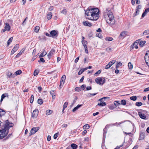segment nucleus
Returning a JSON list of instances; mask_svg holds the SVG:
<instances>
[{"instance_id":"obj_1","label":"nucleus","mask_w":149,"mask_h":149,"mask_svg":"<svg viewBox=\"0 0 149 149\" xmlns=\"http://www.w3.org/2000/svg\"><path fill=\"white\" fill-rule=\"evenodd\" d=\"M99 10L97 8H88L86 11L85 14L88 17L86 18L91 20L96 21L100 17Z\"/></svg>"},{"instance_id":"obj_2","label":"nucleus","mask_w":149,"mask_h":149,"mask_svg":"<svg viewBox=\"0 0 149 149\" xmlns=\"http://www.w3.org/2000/svg\"><path fill=\"white\" fill-rule=\"evenodd\" d=\"M4 125L0 128V139L6 136L8 133L9 129L13 126V124L9 122L8 120L4 121Z\"/></svg>"},{"instance_id":"obj_3","label":"nucleus","mask_w":149,"mask_h":149,"mask_svg":"<svg viewBox=\"0 0 149 149\" xmlns=\"http://www.w3.org/2000/svg\"><path fill=\"white\" fill-rule=\"evenodd\" d=\"M104 16L107 22L113 28L115 24V21L114 19L113 13L110 11L109 8H107L103 13Z\"/></svg>"},{"instance_id":"obj_4","label":"nucleus","mask_w":149,"mask_h":149,"mask_svg":"<svg viewBox=\"0 0 149 149\" xmlns=\"http://www.w3.org/2000/svg\"><path fill=\"white\" fill-rule=\"evenodd\" d=\"M105 79L104 77H97L95 79V81L98 84L103 85L105 82Z\"/></svg>"},{"instance_id":"obj_5","label":"nucleus","mask_w":149,"mask_h":149,"mask_svg":"<svg viewBox=\"0 0 149 149\" xmlns=\"http://www.w3.org/2000/svg\"><path fill=\"white\" fill-rule=\"evenodd\" d=\"M147 113L146 111L143 110H139L138 113L139 116L141 118L143 119H145L146 118V114Z\"/></svg>"},{"instance_id":"obj_6","label":"nucleus","mask_w":149,"mask_h":149,"mask_svg":"<svg viewBox=\"0 0 149 149\" xmlns=\"http://www.w3.org/2000/svg\"><path fill=\"white\" fill-rule=\"evenodd\" d=\"M65 79V75H63L61 78L60 84L58 88L59 89H60L61 88L62 86L64 85Z\"/></svg>"},{"instance_id":"obj_7","label":"nucleus","mask_w":149,"mask_h":149,"mask_svg":"<svg viewBox=\"0 0 149 149\" xmlns=\"http://www.w3.org/2000/svg\"><path fill=\"white\" fill-rule=\"evenodd\" d=\"M128 34V33L126 31H123L121 32L118 37L119 39H123Z\"/></svg>"},{"instance_id":"obj_8","label":"nucleus","mask_w":149,"mask_h":149,"mask_svg":"<svg viewBox=\"0 0 149 149\" xmlns=\"http://www.w3.org/2000/svg\"><path fill=\"white\" fill-rule=\"evenodd\" d=\"M107 98V97H104L100 99L99 100L100 101V103H98L97 105L101 107L105 106L106 105V104L104 101L105 99Z\"/></svg>"},{"instance_id":"obj_9","label":"nucleus","mask_w":149,"mask_h":149,"mask_svg":"<svg viewBox=\"0 0 149 149\" xmlns=\"http://www.w3.org/2000/svg\"><path fill=\"white\" fill-rule=\"evenodd\" d=\"M146 53L145 56V60L147 65L149 67V51Z\"/></svg>"},{"instance_id":"obj_10","label":"nucleus","mask_w":149,"mask_h":149,"mask_svg":"<svg viewBox=\"0 0 149 149\" xmlns=\"http://www.w3.org/2000/svg\"><path fill=\"white\" fill-rule=\"evenodd\" d=\"M50 34L51 35V37L55 38L58 36V32L56 30H54L50 31Z\"/></svg>"},{"instance_id":"obj_11","label":"nucleus","mask_w":149,"mask_h":149,"mask_svg":"<svg viewBox=\"0 0 149 149\" xmlns=\"http://www.w3.org/2000/svg\"><path fill=\"white\" fill-rule=\"evenodd\" d=\"M5 26L4 27V29H2V31L4 32L6 31H9L10 30V27L9 24L8 23H5Z\"/></svg>"},{"instance_id":"obj_12","label":"nucleus","mask_w":149,"mask_h":149,"mask_svg":"<svg viewBox=\"0 0 149 149\" xmlns=\"http://www.w3.org/2000/svg\"><path fill=\"white\" fill-rule=\"evenodd\" d=\"M116 62L115 60H113L110 61L106 65L105 68V69H108L109 68Z\"/></svg>"},{"instance_id":"obj_13","label":"nucleus","mask_w":149,"mask_h":149,"mask_svg":"<svg viewBox=\"0 0 149 149\" xmlns=\"http://www.w3.org/2000/svg\"><path fill=\"white\" fill-rule=\"evenodd\" d=\"M39 129V127H33L32 128L31 130L30 134L31 135L32 134H35L37 132Z\"/></svg>"},{"instance_id":"obj_14","label":"nucleus","mask_w":149,"mask_h":149,"mask_svg":"<svg viewBox=\"0 0 149 149\" xmlns=\"http://www.w3.org/2000/svg\"><path fill=\"white\" fill-rule=\"evenodd\" d=\"M6 75L9 78H14L15 77V75L14 74L11 73L9 71L7 72Z\"/></svg>"},{"instance_id":"obj_15","label":"nucleus","mask_w":149,"mask_h":149,"mask_svg":"<svg viewBox=\"0 0 149 149\" xmlns=\"http://www.w3.org/2000/svg\"><path fill=\"white\" fill-rule=\"evenodd\" d=\"M38 111L37 109L34 110L32 113V117L33 118H36L38 116Z\"/></svg>"},{"instance_id":"obj_16","label":"nucleus","mask_w":149,"mask_h":149,"mask_svg":"<svg viewBox=\"0 0 149 149\" xmlns=\"http://www.w3.org/2000/svg\"><path fill=\"white\" fill-rule=\"evenodd\" d=\"M138 43L139 42L138 41V40L136 41L131 46V47H132V49H133L134 48H135L136 49H138Z\"/></svg>"},{"instance_id":"obj_17","label":"nucleus","mask_w":149,"mask_h":149,"mask_svg":"<svg viewBox=\"0 0 149 149\" xmlns=\"http://www.w3.org/2000/svg\"><path fill=\"white\" fill-rule=\"evenodd\" d=\"M141 6L140 5H138L136 8V11L135 13L134 14V16H136L138 14H139V9H141Z\"/></svg>"},{"instance_id":"obj_18","label":"nucleus","mask_w":149,"mask_h":149,"mask_svg":"<svg viewBox=\"0 0 149 149\" xmlns=\"http://www.w3.org/2000/svg\"><path fill=\"white\" fill-rule=\"evenodd\" d=\"M55 50L54 49H51V50L50 51V52L48 54V57L49 59H50V58L51 57V56L53 54L55 53Z\"/></svg>"},{"instance_id":"obj_19","label":"nucleus","mask_w":149,"mask_h":149,"mask_svg":"<svg viewBox=\"0 0 149 149\" xmlns=\"http://www.w3.org/2000/svg\"><path fill=\"white\" fill-rule=\"evenodd\" d=\"M83 24L84 25L87 26H92L91 23L88 21L83 22Z\"/></svg>"},{"instance_id":"obj_20","label":"nucleus","mask_w":149,"mask_h":149,"mask_svg":"<svg viewBox=\"0 0 149 149\" xmlns=\"http://www.w3.org/2000/svg\"><path fill=\"white\" fill-rule=\"evenodd\" d=\"M7 95L8 94L7 93H4L1 96V98L0 100L1 102H2L3 99L6 96H7L8 97V96Z\"/></svg>"},{"instance_id":"obj_21","label":"nucleus","mask_w":149,"mask_h":149,"mask_svg":"<svg viewBox=\"0 0 149 149\" xmlns=\"http://www.w3.org/2000/svg\"><path fill=\"white\" fill-rule=\"evenodd\" d=\"M5 111L1 109H0V117L4 115L5 114Z\"/></svg>"},{"instance_id":"obj_22","label":"nucleus","mask_w":149,"mask_h":149,"mask_svg":"<svg viewBox=\"0 0 149 149\" xmlns=\"http://www.w3.org/2000/svg\"><path fill=\"white\" fill-rule=\"evenodd\" d=\"M19 47V45L17 44L15 45L12 50L15 52L18 49Z\"/></svg>"},{"instance_id":"obj_23","label":"nucleus","mask_w":149,"mask_h":149,"mask_svg":"<svg viewBox=\"0 0 149 149\" xmlns=\"http://www.w3.org/2000/svg\"><path fill=\"white\" fill-rule=\"evenodd\" d=\"M144 134L143 132H141L139 136V139L141 140L144 139Z\"/></svg>"},{"instance_id":"obj_24","label":"nucleus","mask_w":149,"mask_h":149,"mask_svg":"<svg viewBox=\"0 0 149 149\" xmlns=\"http://www.w3.org/2000/svg\"><path fill=\"white\" fill-rule=\"evenodd\" d=\"M24 49H22V51L19 52L16 56L15 57L16 58H17L19 57L22 54V53H23L24 52Z\"/></svg>"},{"instance_id":"obj_25","label":"nucleus","mask_w":149,"mask_h":149,"mask_svg":"<svg viewBox=\"0 0 149 149\" xmlns=\"http://www.w3.org/2000/svg\"><path fill=\"white\" fill-rule=\"evenodd\" d=\"M52 16V13L51 12H49L47 15V18L48 19H51Z\"/></svg>"},{"instance_id":"obj_26","label":"nucleus","mask_w":149,"mask_h":149,"mask_svg":"<svg viewBox=\"0 0 149 149\" xmlns=\"http://www.w3.org/2000/svg\"><path fill=\"white\" fill-rule=\"evenodd\" d=\"M53 111L51 110H47L46 111V114L47 116L49 115L52 113Z\"/></svg>"},{"instance_id":"obj_27","label":"nucleus","mask_w":149,"mask_h":149,"mask_svg":"<svg viewBox=\"0 0 149 149\" xmlns=\"http://www.w3.org/2000/svg\"><path fill=\"white\" fill-rule=\"evenodd\" d=\"M81 42L84 47H87V42L86 41H82Z\"/></svg>"},{"instance_id":"obj_28","label":"nucleus","mask_w":149,"mask_h":149,"mask_svg":"<svg viewBox=\"0 0 149 149\" xmlns=\"http://www.w3.org/2000/svg\"><path fill=\"white\" fill-rule=\"evenodd\" d=\"M90 126L88 124H86L84 125L83 127V129L84 130H87L88 129Z\"/></svg>"},{"instance_id":"obj_29","label":"nucleus","mask_w":149,"mask_h":149,"mask_svg":"<svg viewBox=\"0 0 149 149\" xmlns=\"http://www.w3.org/2000/svg\"><path fill=\"white\" fill-rule=\"evenodd\" d=\"M47 54V53L45 51H43V52L41 53V54L39 56V58L43 57L44 56H45Z\"/></svg>"},{"instance_id":"obj_30","label":"nucleus","mask_w":149,"mask_h":149,"mask_svg":"<svg viewBox=\"0 0 149 149\" xmlns=\"http://www.w3.org/2000/svg\"><path fill=\"white\" fill-rule=\"evenodd\" d=\"M71 146L73 149H76L77 147V146L75 144L72 143L71 144Z\"/></svg>"},{"instance_id":"obj_31","label":"nucleus","mask_w":149,"mask_h":149,"mask_svg":"<svg viewBox=\"0 0 149 149\" xmlns=\"http://www.w3.org/2000/svg\"><path fill=\"white\" fill-rule=\"evenodd\" d=\"M13 38L11 37L10 38L8 41L7 43V46H8L9 44H10V42L12 41L13 40Z\"/></svg>"},{"instance_id":"obj_32","label":"nucleus","mask_w":149,"mask_h":149,"mask_svg":"<svg viewBox=\"0 0 149 149\" xmlns=\"http://www.w3.org/2000/svg\"><path fill=\"white\" fill-rule=\"evenodd\" d=\"M22 73V71L21 70H19L16 71L15 72V75H17L21 74Z\"/></svg>"},{"instance_id":"obj_33","label":"nucleus","mask_w":149,"mask_h":149,"mask_svg":"<svg viewBox=\"0 0 149 149\" xmlns=\"http://www.w3.org/2000/svg\"><path fill=\"white\" fill-rule=\"evenodd\" d=\"M146 42V41H141L139 43L140 46L141 47H143V46L144 45Z\"/></svg>"},{"instance_id":"obj_34","label":"nucleus","mask_w":149,"mask_h":149,"mask_svg":"<svg viewBox=\"0 0 149 149\" xmlns=\"http://www.w3.org/2000/svg\"><path fill=\"white\" fill-rule=\"evenodd\" d=\"M135 105L137 107H140L142 105V103L141 102H137L136 103Z\"/></svg>"},{"instance_id":"obj_35","label":"nucleus","mask_w":149,"mask_h":149,"mask_svg":"<svg viewBox=\"0 0 149 149\" xmlns=\"http://www.w3.org/2000/svg\"><path fill=\"white\" fill-rule=\"evenodd\" d=\"M149 34V30H147L144 31L143 33L144 35H146L147 34Z\"/></svg>"},{"instance_id":"obj_36","label":"nucleus","mask_w":149,"mask_h":149,"mask_svg":"<svg viewBox=\"0 0 149 149\" xmlns=\"http://www.w3.org/2000/svg\"><path fill=\"white\" fill-rule=\"evenodd\" d=\"M105 40L107 41H110L112 40L113 38L111 37H107L106 38Z\"/></svg>"},{"instance_id":"obj_37","label":"nucleus","mask_w":149,"mask_h":149,"mask_svg":"<svg viewBox=\"0 0 149 149\" xmlns=\"http://www.w3.org/2000/svg\"><path fill=\"white\" fill-rule=\"evenodd\" d=\"M114 104L116 106H117L120 104L119 102L118 101H115L114 102Z\"/></svg>"},{"instance_id":"obj_38","label":"nucleus","mask_w":149,"mask_h":149,"mask_svg":"<svg viewBox=\"0 0 149 149\" xmlns=\"http://www.w3.org/2000/svg\"><path fill=\"white\" fill-rule=\"evenodd\" d=\"M122 65V63L120 62H119L116 65V68H118L119 67L121 66Z\"/></svg>"},{"instance_id":"obj_39","label":"nucleus","mask_w":149,"mask_h":149,"mask_svg":"<svg viewBox=\"0 0 149 149\" xmlns=\"http://www.w3.org/2000/svg\"><path fill=\"white\" fill-rule=\"evenodd\" d=\"M38 103L40 104H42L43 103L42 100L41 99H38Z\"/></svg>"},{"instance_id":"obj_40","label":"nucleus","mask_w":149,"mask_h":149,"mask_svg":"<svg viewBox=\"0 0 149 149\" xmlns=\"http://www.w3.org/2000/svg\"><path fill=\"white\" fill-rule=\"evenodd\" d=\"M40 29V27L38 26H36L35 28V31L36 32H37Z\"/></svg>"},{"instance_id":"obj_41","label":"nucleus","mask_w":149,"mask_h":149,"mask_svg":"<svg viewBox=\"0 0 149 149\" xmlns=\"http://www.w3.org/2000/svg\"><path fill=\"white\" fill-rule=\"evenodd\" d=\"M34 100V96L33 95H32L31 97V99L30 100V102L31 103H33Z\"/></svg>"},{"instance_id":"obj_42","label":"nucleus","mask_w":149,"mask_h":149,"mask_svg":"<svg viewBox=\"0 0 149 149\" xmlns=\"http://www.w3.org/2000/svg\"><path fill=\"white\" fill-rule=\"evenodd\" d=\"M121 102L122 105H125L126 104V101L124 100H122L121 101Z\"/></svg>"},{"instance_id":"obj_43","label":"nucleus","mask_w":149,"mask_h":149,"mask_svg":"<svg viewBox=\"0 0 149 149\" xmlns=\"http://www.w3.org/2000/svg\"><path fill=\"white\" fill-rule=\"evenodd\" d=\"M112 48L109 47L107 48L106 49V51L108 52H109L111 51Z\"/></svg>"},{"instance_id":"obj_44","label":"nucleus","mask_w":149,"mask_h":149,"mask_svg":"<svg viewBox=\"0 0 149 149\" xmlns=\"http://www.w3.org/2000/svg\"><path fill=\"white\" fill-rule=\"evenodd\" d=\"M137 97L136 96L131 97V100L135 101L136 100Z\"/></svg>"},{"instance_id":"obj_45","label":"nucleus","mask_w":149,"mask_h":149,"mask_svg":"<svg viewBox=\"0 0 149 149\" xmlns=\"http://www.w3.org/2000/svg\"><path fill=\"white\" fill-rule=\"evenodd\" d=\"M68 103L67 102H65L64 103L63 106V109H65L67 106Z\"/></svg>"},{"instance_id":"obj_46","label":"nucleus","mask_w":149,"mask_h":149,"mask_svg":"<svg viewBox=\"0 0 149 149\" xmlns=\"http://www.w3.org/2000/svg\"><path fill=\"white\" fill-rule=\"evenodd\" d=\"M38 71L37 70H35L34 72V73H33V75L34 76H36L38 74Z\"/></svg>"},{"instance_id":"obj_47","label":"nucleus","mask_w":149,"mask_h":149,"mask_svg":"<svg viewBox=\"0 0 149 149\" xmlns=\"http://www.w3.org/2000/svg\"><path fill=\"white\" fill-rule=\"evenodd\" d=\"M84 72V70L83 69H81L78 72V75H80L82 74V73Z\"/></svg>"},{"instance_id":"obj_48","label":"nucleus","mask_w":149,"mask_h":149,"mask_svg":"<svg viewBox=\"0 0 149 149\" xmlns=\"http://www.w3.org/2000/svg\"><path fill=\"white\" fill-rule=\"evenodd\" d=\"M45 61L44 60V58H41L38 61L39 62H42L44 63L45 62Z\"/></svg>"},{"instance_id":"obj_49","label":"nucleus","mask_w":149,"mask_h":149,"mask_svg":"<svg viewBox=\"0 0 149 149\" xmlns=\"http://www.w3.org/2000/svg\"><path fill=\"white\" fill-rule=\"evenodd\" d=\"M101 72V70H98L95 73L94 75L95 76H96L97 74H100Z\"/></svg>"},{"instance_id":"obj_50","label":"nucleus","mask_w":149,"mask_h":149,"mask_svg":"<svg viewBox=\"0 0 149 149\" xmlns=\"http://www.w3.org/2000/svg\"><path fill=\"white\" fill-rule=\"evenodd\" d=\"M61 13H62L64 14H66L67 11L65 9H64L63 10H62L61 12Z\"/></svg>"},{"instance_id":"obj_51","label":"nucleus","mask_w":149,"mask_h":149,"mask_svg":"<svg viewBox=\"0 0 149 149\" xmlns=\"http://www.w3.org/2000/svg\"><path fill=\"white\" fill-rule=\"evenodd\" d=\"M75 90L76 91H79L81 90V89L79 87H76L75 88Z\"/></svg>"},{"instance_id":"obj_52","label":"nucleus","mask_w":149,"mask_h":149,"mask_svg":"<svg viewBox=\"0 0 149 149\" xmlns=\"http://www.w3.org/2000/svg\"><path fill=\"white\" fill-rule=\"evenodd\" d=\"M97 94L96 93H89L88 94V96L89 97H91V96L90 95H92L93 96H94Z\"/></svg>"},{"instance_id":"obj_53","label":"nucleus","mask_w":149,"mask_h":149,"mask_svg":"<svg viewBox=\"0 0 149 149\" xmlns=\"http://www.w3.org/2000/svg\"><path fill=\"white\" fill-rule=\"evenodd\" d=\"M51 95L52 96V97H53V95H54V91H52L50 92Z\"/></svg>"},{"instance_id":"obj_54","label":"nucleus","mask_w":149,"mask_h":149,"mask_svg":"<svg viewBox=\"0 0 149 149\" xmlns=\"http://www.w3.org/2000/svg\"><path fill=\"white\" fill-rule=\"evenodd\" d=\"M84 76H83L81 78V79L79 80V82L81 83L83 81V80L84 79Z\"/></svg>"},{"instance_id":"obj_55","label":"nucleus","mask_w":149,"mask_h":149,"mask_svg":"<svg viewBox=\"0 0 149 149\" xmlns=\"http://www.w3.org/2000/svg\"><path fill=\"white\" fill-rule=\"evenodd\" d=\"M147 13L144 11V12L142 14V17H144L146 15Z\"/></svg>"},{"instance_id":"obj_56","label":"nucleus","mask_w":149,"mask_h":149,"mask_svg":"<svg viewBox=\"0 0 149 149\" xmlns=\"http://www.w3.org/2000/svg\"><path fill=\"white\" fill-rule=\"evenodd\" d=\"M51 139V137L50 136L48 135L47 136V140L49 141H50Z\"/></svg>"},{"instance_id":"obj_57","label":"nucleus","mask_w":149,"mask_h":149,"mask_svg":"<svg viewBox=\"0 0 149 149\" xmlns=\"http://www.w3.org/2000/svg\"><path fill=\"white\" fill-rule=\"evenodd\" d=\"M58 136V134L57 133H56L55 134L54 136V139H56Z\"/></svg>"},{"instance_id":"obj_58","label":"nucleus","mask_w":149,"mask_h":149,"mask_svg":"<svg viewBox=\"0 0 149 149\" xmlns=\"http://www.w3.org/2000/svg\"><path fill=\"white\" fill-rule=\"evenodd\" d=\"M84 48H85V52L86 54H88V50L87 47H84Z\"/></svg>"},{"instance_id":"obj_59","label":"nucleus","mask_w":149,"mask_h":149,"mask_svg":"<svg viewBox=\"0 0 149 149\" xmlns=\"http://www.w3.org/2000/svg\"><path fill=\"white\" fill-rule=\"evenodd\" d=\"M38 90L39 91V92H40L42 90V87H40V86L38 87Z\"/></svg>"},{"instance_id":"obj_60","label":"nucleus","mask_w":149,"mask_h":149,"mask_svg":"<svg viewBox=\"0 0 149 149\" xmlns=\"http://www.w3.org/2000/svg\"><path fill=\"white\" fill-rule=\"evenodd\" d=\"M67 126L68 125L67 124H64L62 125V127L63 128L66 127H67Z\"/></svg>"},{"instance_id":"obj_61","label":"nucleus","mask_w":149,"mask_h":149,"mask_svg":"<svg viewBox=\"0 0 149 149\" xmlns=\"http://www.w3.org/2000/svg\"><path fill=\"white\" fill-rule=\"evenodd\" d=\"M91 89H92L91 87V86H88L86 88V89L87 90H88V91L91 90Z\"/></svg>"},{"instance_id":"obj_62","label":"nucleus","mask_w":149,"mask_h":149,"mask_svg":"<svg viewBox=\"0 0 149 149\" xmlns=\"http://www.w3.org/2000/svg\"><path fill=\"white\" fill-rule=\"evenodd\" d=\"M53 9V7L52 6H51L49 8V10L50 11L52 10Z\"/></svg>"},{"instance_id":"obj_63","label":"nucleus","mask_w":149,"mask_h":149,"mask_svg":"<svg viewBox=\"0 0 149 149\" xmlns=\"http://www.w3.org/2000/svg\"><path fill=\"white\" fill-rule=\"evenodd\" d=\"M81 87L84 90L86 88V86L84 84L82 85L81 86Z\"/></svg>"},{"instance_id":"obj_64","label":"nucleus","mask_w":149,"mask_h":149,"mask_svg":"<svg viewBox=\"0 0 149 149\" xmlns=\"http://www.w3.org/2000/svg\"><path fill=\"white\" fill-rule=\"evenodd\" d=\"M145 11L147 13L148 12H149V8H146Z\"/></svg>"}]
</instances>
